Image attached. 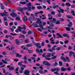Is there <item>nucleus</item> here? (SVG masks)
<instances>
[{"instance_id":"1","label":"nucleus","mask_w":75,"mask_h":75,"mask_svg":"<svg viewBox=\"0 0 75 75\" xmlns=\"http://www.w3.org/2000/svg\"><path fill=\"white\" fill-rule=\"evenodd\" d=\"M26 6H27V7H24L22 8L21 7H18V10H27V9H28V10H31L32 9L34 10L35 8V7H33V6L31 5V3L30 2L27 3Z\"/></svg>"},{"instance_id":"2","label":"nucleus","mask_w":75,"mask_h":75,"mask_svg":"<svg viewBox=\"0 0 75 75\" xmlns=\"http://www.w3.org/2000/svg\"><path fill=\"white\" fill-rule=\"evenodd\" d=\"M23 28L21 26H19L18 27V29H16L15 30V32L16 33H18V32L19 31L20 32H21L22 31V30L21 29H24V30H26V28H27V26H25V25H23Z\"/></svg>"},{"instance_id":"3","label":"nucleus","mask_w":75,"mask_h":75,"mask_svg":"<svg viewBox=\"0 0 75 75\" xmlns=\"http://www.w3.org/2000/svg\"><path fill=\"white\" fill-rule=\"evenodd\" d=\"M51 54L50 53H48L47 54V55L45 56V58L47 60H51V59H55L56 58H57V56H55L53 57H52L51 59L50 58L51 57Z\"/></svg>"},{"instance_id":"4","label":"nucleus","mask_w":75,"mask_h":75,"mask_svg":"<svg viewBox=\"0 0 75 75\" xmlns=\"http://www.w3.org/2000/svg\"><path fill=\"white\" fill-rule=\"evenodd\" d=\"M66 58L63 56H62L60 57L61 59L63 60L64 62H67V60L68 61V62H69V58H68V57H66Z\"/></svg>"},{"instance_id":"5","label":"nucleus","mask_w":75,"mask_h":75,"mask_svg":"<svg viewBox=\"0 0 75 75\" xmlns=\"http://www.w3.org/2000/svg\"><path fill=\"white\" fill-rule=\"evenodd\" d=\"M60 71V68L57 67L56 68H54L51 69V71L52 72H54L55 71H57L56 72H59Z\"/></svg>"},{"instance_id":"6","label":"nucleus","mask_w":75,"mask_h":75,"mask_svg":"<svg viewBox=\"0 0 75 75\" xmlns=\"http://www.w3.org/2000/svg\"><path fill=\"white\" fill-rule=\"evenodd\" d=\"M5 13H0V16H6V17H8V14L7 13V12H6V10L4 11Z\"/></svg>"},{"instance_id":"7","label":"nucleus","mask_w":75,"mask_h":75,"mask_svg":"<svg viewBox=\"0 0 75 75\" xmlns=\"http://www.w3.org/2000/svg\"><path fill=\"white\" fill-rule=\"evenodd\" d=\"M30 71L28 70H25L24 71V73L26 75H30Z\"/></svg>"},{"instance_id":"8","label":"nucleus","mask_w":75,"mask_h":75,"mask_svg":"<svg viewBox=\"0 0 75 75\" xmlns=\"http://www.w3.org/2000/svg\"><path fill=\"white\" fill-rule=\"evenodd\" d=\"M39 67L41 69V70H39V72L40 73V74H43V71H42V70H43V67L41 66H39Z\"/></svg>"},{"instance_id":"9","label":"nucleus","mask_w":75,"mask_h":75,"mask_svg":"<svg viewBox=\"0 0 75 75\" xmlns=\"http://www.w3.org/2000/svg\"><path fill=\"white\" fill-rule=\"evenodd\" d=\"M8 61V58H5V60H4L2 59V61L4 63V64H7L8 63L7 62V61Z\"/></svg>"},{"instance_id":"10","label":"nucleus","mask_w":75,"mask_h":75,"mask_svg":"<svg viewBox=\"0 0 75 75\" xmlns=\"http://www.w3.org/2000/svg\"><path fill=\"white\" fill-rule=\"evenodd\" d=\"M10 15L11 17H17V14L14 13H11Z\"/></svg>"},{"instance_id":"11","label":"nucleus","mask_w":75,"mask_h":75,"mask_svg":"<svg viewBox=\"0 0 75 75\" xmlns=\"http://www.w3.org/2000/svg\"><path fill=\"white\" fill-rule=\"evenodd\" d=\"M41 23H39V25H38V27H42L41 28L42 30H45V28H44L43 27V26L41 25Z\"/></svg>"},{"instance_id":"12","label":"nucleus","mask_w":75,"mask_h":75,"mask_svg":"<svg viewBox=\"0 0 75 75\" xmlns=\"http://www.w3.org/2000/svg\"><path fill=\"white\" fill-rule=\"evenodd\" d=\"M67 17L69 19H70L71 18V19H73V18H74V17H73V16L71 15H67Z\"/></svg>"},{"instance_id":"13","label":"nucleus","mask_w":75,"mask_h":75,"mask_svg":"<svg viewBox=\"0 0 75 75\" xmlns=\"http://www.w3.org/2000/svg\"><path fill=\"white\" fill-rule=\"evenodd\" d=\"M39 13H41V14H43V13H44V12H43L42 11H40L38 12L37 13H35V16H37V17H38V16L37 15V14H39Z\"/></svg>"},{"instance_id":"14","label":"nucleus","mask_w":75,"mask_h":75,"mask_svg":"<svg viewBox=\"0 0 75 75\" xmlns=\"http://www.w3.org/2000/svg\"><path fill=\"white\" fill-rule=\"evenodd\" d=\"M67 26L70 28H71V27L72 26V23L71 22H70L69 24Z\"/></svg>"},{"instance_id":"15","label":"nucleus","mask_w":75,"mask_h":75,"mask_svg":"<svg viewBox=\"0 0 75 75\" xmlns=\"http://www.w3.org/2000/svg\"><path fill=\"white\" fill-rule=\"evenodd\" d=\"M1 6L0 7H1V9L2 10H4L5 8L4 6V5H3V4L2 3H1Z\"/></svg>"},{"instance_id":"16","label":"nucleus","mask_w":75,"mask_h":75,"mask_svg":"<svg viewBox=\"0 0 75 75\" xmlns=\"http://www.w3.org/2000/svg\"><path fill=\"white\" fill-rule=\"evenodd\" d=\"M21 41H22V40H18V39H16V44H19L20 43V42Z\"/></svg>"},{"instance_id":"17","label":"nucleus","mask_w":75,"mask_h":75,"mask_svg":"<svg viewBox=\"0 0 75 75\" xmlns=\"http://www.w3.org/2000/svg\"><path fill=\"white\" fill-rule=\"evenodd\" d=\"M63 36L64 37H67L68 38H69V36H68V35L66 33H64L63 35Z\"/></svg>"},{"instance_id":"18","label":"nucleus","mask_w":75,"mask_h":75,"mask_svg":"<svg viewBox=\"0 0 75 75\" xmlns=\"http://www.w3.org/2000/svg\"><path fill=\"white\" fill-rule=\"evenodd\" d=\"M61 69L62 71H67V69L63 67H61Z\"/></svg>"},{"instance_id":"19","label":"nucleus","mask_w":75,"mask_h":75,"mask_svg":"<svg viewBox=\"0 0 75 75\" xmlns=\"http://www.w3.org/2000/svg\"><path fill=\"white\" fill-rule=\"evenodd\" d=\"M28 18H27V16H24V17H23V21H27V20H28Z\"/></svg>"},{"instance_id":"20","label":"nucleus","mask_w":75,"mask_h":75,"mask_svg":"<svg viewBox=\"0 0 75 75\" xmlns=\"http://www.w3.org/2000/svg\"><path fill=\"white\" fill-rule=\"evenodd\" d=\"M16 52V51L15 50H13V51L10 52V54H15V53Z\"/></svg>"},{"instance_id":"21","label":"nucleus","mask_w":75,"mask_h":75,"mask_svg":"<svg viewBox=\"0 0 75 75\" xmlns=\"http://www.w3.org/2000/svg\"><path fill=\"white\" fill-rule=\"evenodd\" d=\"M23 61H21V62H18V64L19 66H22L23 65V64H22V63H23Z\"/></svg>"},{"instance_id":"22","label":"nucleus","mask_w":75,"mask_h":75,"mask_svg":"<svg viewBox=\"0 0 75 75\" xmlns=\"http://www.w3.org/2000/svg\"><path fill=\"white\" fill-rule=\"evenodd\" d=\"M71 13L72 14V15H73V16H75V11H74L72 10L71 11Z\"/></svg>"},{"instance_id":"23","label":"nucleus","mask_w":75,"mask_h":75,"mask_svg":"<svg viewBox=\"0 0 75 75\" xmlns=\"http://www.w3.org/2000/svg\"><path fill=\"white\" fill-rule=\"evenodd\" d=\"M66 30L68 31H71V28L69 27H67L65 28Z\"/></svg>"},{"instance_id":"24","label":"nucleus","mask_w":75,"mask_h":75,"mask_svg":"<svg viewBox=\"0 0 75 75\" xmlns=\"http://www.w3.org/2000/svg\"><path fill=\"white\" fill-rule=\"evenodd\" d=\"M16 57H18V58H21V57L22 56H21V55L19 54L18 53H16Z\"/></svg>"},{"instance_id":"25","label":"nucleus","mask_w":75,"mask_h":75,"mask_svg":"<svg viewBox=\"0 0 75 75\" xmlns=\"http://www.w3.org/2000/svg\"><path fill=\"white\" fill-rule=\"evenodd\" d=\"M57 11H58V12H59V14H60L61 13V12H62V13H64V10H60V11L57 10Z\"/></svg>"},{"instance_id":"26","label":"nucleus","mask_w":75,"mask_h":75,"mask_svg":"<svg viewBox=\"0 0 75 75\" xmlns=\"http://www.w3.org/2000/svg\"><path fill=\"white\" fill-rule=\"evenodd\" d=\"M57 65H58V63L57 62H55L54 63L53 65V67H56Z\"/></svg>"},{"instance_id":"27","label":"nucleus","mask_w":75,"mask_h":75,"mask_svg":"<svg viewBox=\"0 0 75 75\" xmlns=\"http://www.w3.org/2000/svg\"><path fill=\"white\" fill-rule=\"evenodd\" d=\"M33 25L34 27H35V28H37V27H39L38 25H37V24H36L35 23L33 24Z\"/></svg>"},{"instance_id":"28","label":"nucleus","mask_w":75,"mask_h":75,"mask_svg":"<svg viewBox=\"0 0 75 75\" xmlns=\"http://www.w3.org/2000/svg\"><path fill=\"white\" fill-rule=\"evenodd\" d=\"M18 69H19V67H17L16 69L15 70L16 74H18V72L17 71H18Z\"/></svg>"},{"instance_id":"29","label":"nucleus","mask_w":75,"mask_h":75,"mask_svg":"<svg viewBox=\"0 0 75 75\" xmlns=\"http://www.w3.org/2000/svg\"><path fill=\"white\" fill-rule=\"evenodd\" d=\"M71 33L72 34H74V35H72L71 36H73V37H74V38H75V32L74 31H73V32H71Z\"/></svg>"},{"instance_id":"30","label":"nucleus","mask_w":75,"mask_h":75,"mask_svg":"<svg viewBox=\"0 0 75 75\" xmlns=\"http://www.w3.org/2000/svg\"><path fill=\"white\" fill-rule=\"evenodd\" d=\"M9 69L10 71H13L14 69V67H10L9 68Z\"/></svg>"},{"instance_id":"31","label":"nucleus","mask_w":75,"mask_h":75,"mask_svg":"<svg viewBox=\"0 0 75 75\" xmlns=\"http://www.w3.org/2000/svg\"><path fill=\"white\" fill-rule=\"evenodd\" d=\"M69 56L71 57V54H75V53L71 51V52H69Z\"/></svg>"},{"instance_id":"32","label":"nucleus","mask_w":75,"mask_h":75,"mask_svg":"<svg viewBox=\"0 0 75 75\" xmlns=\"http://www.w3.org/2000/svg\"><path fill=\"white\" fill-rule=\"evenodd\" d=\"M57 7H59V6L58 5H57L56 6L54 5L53 6V9H55V8H57Z\"/></svg>"},{"instance_id":"33","label":"nucleus","mask_w":75,"mask_h":75,"mask_svg":"<svg viewBox=\"0 0 75 75\" xmlns=\"http://www.w3.org/2000/svg\"><path fill=\"white\" fill-rule=\"evenodd\" d=\"M40 45V43L39 42L35 44V45L36 46L37 48H38V46Z\"/></svg>"},{"instance_id":"34","label":"nucleus","mask_w":75,"mask_h":75,"mask_svg":"<svg viewBox=\"0 0 75 75\" xmlns=\"http://www.w3.org/2000/svg\"><path fill=\"white\" fill-rule=\"evenodd\" d=\"M42 17H44L42 18L43 20H46V17H45V15H42Z\"/></svg>"},{"instance_id":"35","label":"nucleus","mask_w":75,"mask_h":75,"mask_svg":"<svg viewBox=\"0 0 75 75\" xmlns=\"http://www.w3.org/2000/svg\"><path fill=\"white\" fill-rule=\"evenodd\" d=\"M65 5H66L67 6H69H69H71L70 4L68 2H67L66 3Z\"/></svg>"},{"instance_id":"36","label":"nucleus","mask_w":75,"mask_h":75,"mask_svg":"<svg viewBox=\"0 0 75 75\" xmlns=\"http://www.w3.org/2000/svg\"><path fill=\"white\" fill-rule=\"evenodd\" d=\"M58 46L56 45H54L53 47H52V49L53 51H55V47H57Z\"/></svg>"},{"instance_id":"37","label":"nucleus","mask_w":75,"mask_h":75,"mask_svg":"<svg viewBox=\"0 0 75 75\" xmlns=\"http://www.w3.org/2000/svg\"><path fill=\"white\" fill-rule=\"evenodd\" d=\"M14 48V47L13 46H11V47H9V50H13V49Z\"/></svg>"},{"instance_id":"38","label":"nucleus","mask_w":75,"mask_h":75,"mask_svg":"<svg viewBox=\"0 0 75 75\" xmlns=\"http://www.w3.org/2000/svg\"><path fill=\"white\" fill-rule=\"evenodd\" d=\"M20 3L21 4H26V2H23L22 1L20 2Z\"/></svg>"},{"instance_id":"39","label":"nucleus","mask_w":75,"mask_h":75,"mask_svg":"<svg viewBox=\"0 0 75 75\" xmlns=\"http://www.w3.org/2000/svg\"><path fill=\"white\" fill-rule=\"evenodd\" d=\"M37 8H38V9H39L40 10L41 9H42V6H38L37 7Z\"/></svg>"},{"instance_id":"40","label":"nucleus","mask_w":75,"mask_h":75,"mask_svg":"<svg viewBox=\"0 0 75 75\" xmlns=\"http://www.w3.org/2000/svg\"><path fill=\"white\" fill-rule=\"evenodd\" d=\"M3 20L4 21H7V17L5 16L4 17Z\"/></svg>"},{"instance_id":"41","label":"nucleus","mask_w":75,"mask_h":75,"mask_svg":"<svg viewBox=\"0 0 75 75\" xmlns=\"http://www.w3.org/2000/svg\"><path fill=\"white\" fill-rule=\"evenodd\" d=\"M16 20L18 21L20 20V16L17 17L16 18Z\"/></svg>"},{"instance_id":"42","label":"nucleus","mask_w":75,"mask_h":75,"mask_svg":"<svg viewBox=\"0 0 75 75\" xmlns=\"http://www.w3.org/2000/svg\"><path fill=\"white\" fill-rule=\"evenodd\" d=\"M10 34L11 35H13V36H16L17 35V34H16V33L13 34V33H10Z\"/></svg>"},{"instance_id":"43","label":"nucleus","mask_w":75,"mask_h":75,"mask_svg":"<svg viewBox=\"0 0 75 75\" xmlns=\"http://www.w3.org/2000/svg\"><path fill=\"white\" fill-rule=\"evenodd\" d=\"M57 35L59 36V38H63V37L58 33H57Z\"/></svg>"},{"instance_id":"44","label":"nucleus","mask_w":75,"mask_h":75,"mask_svg":"<svg viewBox=\"0 0 75 75\" xmlns=\"http://www.w3.org/2000/svg\"><path fill=\"white\" fill-rule=\"evenodd\" d=\"M48 50L49 51H50V52H53V50L52 49L49 48L48 49Z\"/></svg>"},{"instance_id":"45","label":"nucleus","mask_w":75,"mask_h":75,"mask_svg":"<svg viewBox=\"0 0 75 75\" xmlns=\"http://www.w3.org/2000/svg\"><path fill=\"white\" fill-rule=\"evenodd\" d=\"M47 61H44L43 62V64L44 65H46V64H47Z\"/></svg>"},{"instance_id":"46","label":"nucleus","mask_w":75,"mask_h":75,"mask_svg":"<svg viewBox=\"0 0 75 75\" xmlns=\"http://www.w3.org/2000/svg\"><path fill=\"white\" fill-rule=\"evenodd\" d=\"M24 47H25V46L24 45H23V46H22L21 47V48H22V49L23 50H25V49H26V48H25V47H24Z\"/></svg>"},{"instance_id":"47","label":"nucleus","mask_w":75,"mask_h":75,"mask_svg":"<svg viewBox=\"0 0 75 75\" xmlns=\"http://www.w3.org/2000/svg\"><path fill=\"white\" fill-rule=\"evenodd\" d=\"M59 65L60 66H62V61H60L59 62Z\"/></svg>"},{"instance_id":"48","label":"nucleus","mask_w":75,"mask_h":75,"mask_svg":"<svg viewBox=\"0 0 75 75\" xmlns=\"http://www.w3.org/2000/svg\"><path fill=\"white\" fill-rule=\"evenodd\" d=\"M60 23V21H59L58 20L57 21V22H56V24H59Z\"/></svg>"},{"instance_id":"49","label":"nucleus","mask_w":75,"mask_h":75,"mask_svg":"<svg viewBox=\"0 0 75 75\" xmlns=\"http://www.w3.org/2000/svg\"><path fill=\"white\" fill-rule=\"evenodd\" d=\"M27 47H33V45L32 44H28L26 45Z\"/></svg>"},{"instance_id":"50","label":"nucleus","mask_w":75,"mask_h":75,"mask_svg":"<svg viewBox=\"0 0 75 75\" xmlns=\"http://www.w3.org/2000/svg\"><path fill=\"white\" fill-rule=\"evenodd\" d=\"M46 65H47V67H50V66H51V64L50 63L47 62Z\"/></svg>"},{"instance_id":"51","label":"nucleus","mask_w":75,"mask_h":75,"mask_svg":"<svg viewBox=\"0 0 75 75\" xmlns=\"http://www.w3.org/2000/svg\"><path fill=\"white\" fill-rule=\"evenodd\" d=\"M54 73L56 75H59V74L58 73V71H55V72H54Z\"/></svg>"},{"instance_id":"52","label":"nucleus","mask_w":75,"mask_h":75,"mask_svg":"<svg viewBox=\"0 0 75 75\" xmlns=\"http://www.w3.org/2000/svg\"><path fill=\"white\" fill-rule=\"evenodd\" d=\"M72 48H73V47H71V46H69V47H68L69 50H72Z\"/></svg>"},{"instance_id":"53","label":"nucleus","mask_w":75,"mask_h":75,"mask_svg":"<svg viewBox=\"0 0 75 75\" xmlns=\"http://www.w3.org/2000/svg\"><path fill=\"white\" fill-rule=\"evenodd\" d=\"M22 33L23 34H25L27 33V32L25 31V30H24L22 31Z\"/></svg>"},{"instance_id":"54","label":"nucleus","mask_w":75,"mask_h":75,"mask_svg":"<svg viewBox=\"0 0 75 75\" xmlns=\"http://www.w3.org/2000/svg\"><path fill=\"white\" fill-rule=\"evenodd\" d=\"M3 41L4 42H8L9 41L8 39H4L3 40Z\"/></svg>"},{"instance_id":"55","label":"nucleus","mask_w":75,"mask_h":75,"mask_svg":"<svg viewBox=\"0 0 75 75\" xmlns=\"http://www.w3.org/2000/svg\"><path fill=\"white\" fill-rule=\"evenodd\" d=\"M40 23H42V22H41V21L40 20H38L36 22V24H39Z\"/></svg>"},{"instance_id":"56","label":"nucleus","mask_w":75,"mask_h":75,"mask_svg":"<svg viewBox=\"0 0 75 75\" xmlns=\"http://www.w3.org/2000/svg\"><path fill=\"white\" fill-rule=\"evenodd\" d=\"M19 11H21V13H22V14H24V13L23 11V10H19Z\"/></svg>"},{"instance_id":"57","label":"nucleus","mask_w":75,"mask_h":75,"mask_svg":"<svg viewBox=\"0 0 75 75\" xmlns=\"http://www.w3.org/2000/svg\"><path fill=\"white\" fill-rule=\"evenodd\" d=\"M6 52H2V55H6Z\"/></svg>"},{"instance_id":"58","label":"nucleus","mask_w":75,"mask_h":75,"mask_svg":"<svg viewBox=\"0 0 75 75\" xmlns=\"http://www.w3.org/2000/svg\"><path fill=\"white\" fill-rule=\"evenodd\" d=\"M4 24L6 26H8V22H5L4 23Z\"/></svg>"},{"instance_id":"59","label":"nucleus","mask_w":75,"mask_h":75,"mask_svg":"<svg viewBox=\"0 0 75 75\" xmlns=\"http://www.w3.org/2000/svg\"><path fill=\"white\" fill-rule=\"evenodd\" d=\"M41 45L42 47H44V45H45V44H44V42H42L41 43Z\"/></svg>"},{"instance_id":"60","label":"nucleus","mask_w":75,"mask_h":75,"mask_svg":"<svg viewBox=\"0 0 75 75\" xmlns=\"http://www.w3.org/2000/svg\"><path fill=\"white\" fill-rule=\"evenodd\" d=\"M10 40H14V37L13 36H11V37L10 38Z\"/></svg>"},{"instance_id":"61","label":"nucleus","mask_w":75,"mask_h":75,"mask_svg":"<svg viewBox=\"0 0 75 75\" xmlns=\"http://www.w3.org/2000/svg\"><path fill=\"white\" fill-rule=\"evenodd\" d=\"M68 71H71V67H68V68L66 69Z\"/></svg>"},{"instance_id":"62","label":"nucleus","mask_w":75,"mask_h":75,"mask_svg":"<svg viewBox=\"0 0 75 75\" xmlns=\"http://www.w3.org/2000/svg\"><path fill=\"white\" fill-rule=\"evenodd\" d=\"M4 4L6 5V6H7V5H8V4H7V3L5 1H4Z\"/></svg>"},{"instance_id":"63","label":"nucleus","mask_w":75,"mask_h":75,"mask_svg":"<svg viewBox=\"0 0 75 75\" xmlns=\"http://www.w3.org/2000/svg\"><path fill=\"white\" fill-rule=\"evenodd\" d=\"M56 50L57 51H59L60 50V47H57L56 48Z\"/></svg>"},{"instance_id":"64","label":"nucleus","mask_w":75,"mask_h":75,"mask_svg":"<svg viewBox=\"0 0 75 75\" xmlns=\"http://www.w3.org/2000/svg\"><path fill=\"white\" fill-rule=\"evenodd\" d=\"M31 33L32 32H31V31H28V34H31Z\"/></svg>"}]
</instances>
